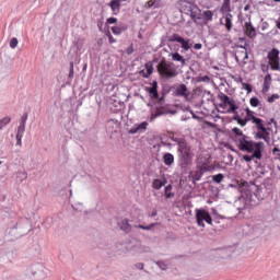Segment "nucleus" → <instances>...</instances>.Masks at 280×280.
<instances>
[{
    "instance_id": "a19ab883",
    "label": "nucleus",
    "mask_w": 280,
    "mask_h": 280,
    "mask_svg": "<svg viewBox=\"0 0 280 280\" xmlns=\"http://www.w3.org/2000/svg\"><path fill=\"white\" fill-rule=\"evenodd\" d=\"M272 153H273V156H276V159H280V149H279V147L273 148Z\"/></svg>"
},
{
    "instance_id": "f704fd0d",
    "label": "nucleus",
    "mask_w": 280,
    "mask_h": 280,
    "mask_svg": "<svg viewBox=\"0 0 280 280\" xmlns=\"http://www.w3.org/2000/svg\"><path fill=\"white\" fill-rule=\"evenodd\" d=\"M18 46H19V39L16 37H12L10 40L11 49H16Z\"/></svg>"
},
{
    "instance_id": "5701e85b",
    "label": "nucleus",
    "mask_w": 280,
    "mask_h": 280,
    "mask_svg": "<svg viewBox=\"0 0 280 280\" xmlns=\"http://www.w3.org/2000/svg\"><path fill=\"white\" fill-rule=\"evenodd\" d=\"M172 60L175 62H180L182 67H185V58L178 52L172 54Z\"/></svg>"
},
{
    "instance_id": "bf43d9fd",
    "label": "nucleus",
    "mask_w": 280,
    "mask_h": 280,
    "mask_svg": "<svg viewBox=\"0 0 280 280\" xmlns=\"http://www.w3.org/2000/svg\"><path fill=\"white\" fill-rule=\"evenodd\" d=\"M156 213H158L156 209H153L151 212V218H155Z\"/></svg>"
},
{
    "instance_id": "774afa93",
    "label": "nucleus",
    "mask_w": 280,
    "mask_h": 280,
    "mask_svg": "<svg viewBox=\"0 0 280 280\" xmlns=\"http://www.w3.org/2000/svg\"><path fill=\"white\" fill-rule=\"evenodd\" d=\"M2 163H3V162H2V161H0V165H2Z\"/></svg>"
},
{
    "instance_id": "680f3d73",
    "label": "nucleus",
    "mask_w": 280,
    "mask_h": 280,
    "mask_svg": "<svg viewBox=\"0 0 280 280\" xmlns=\"http://www.w3.org/2000/svg\"><path fill=\"white\" fill-rule=\"evenodd\" d=\"M276 23H277L278 30H280V18H279V20Z\"/></svg>"
},
{
    "instance_id": "5fc2aeb1",
    "label": "nucleus",
    "mask_w": 280,
    "mask_h": 280,
    "mask_svg": "<svg viewBox=\"0 0 280 280\" xmlns=\"http://www.w3.org/2000/svg\"><path fill=\"white\" fill-rule=\"evenodd\" d=\"M133 51L135 49L132 48V46H130L129 48H127L126 54L130 56L131 54H133Z\"/></svg>"
},
{
    "instance_id": "37998d69",
    "label": "nucleus",
    "mask_w": 280,
    "mask_h": 280,
    "mask_svg": "<svg viewBox=\"0 0 280 280\" xmlns=\"http://www.w3.org/2000/svg\"><path fill=\"white\" fill-rule=\"evenodd\" d=\"M173 40H174L175 43H180V45H182L183 42L185 40V38H183V37H180V36H178V35H175V36H173Z\"/></svg>"
},
{
    "instance_id": "338daca9",
    "label": "nucleus",
    "mask_w": 280,
    "mask_h": 280,
    "mask_svg": "<svg viewBox=\"0 0 280 280\" xmlns=\"http://www.w3.org/2000/svg\"><path fill=\"white\" fill-rule=\"evenodd\" d=\"M271 121H275V118H271Z\"/></svg>"
},
{
    "instance_id": "052dcab7",
    "label": "nucleus",
    "mask_w": 280,
    "mask_h": 280,
    "mask_svg": "<svg viewBox=\"0 0 280 280\" xmlns=\"http://www.w3.org/2000/svg\"><path fill=\"white\" fill-rule=\"evenodd\" d=\"M187 119H189V117H187V116H182V118H180L182 121H187Z\"/></svg>"
},
{
    "instance_id": "3c124183",
    "label": "nucleus",
    "mask_w": 280,
    "mask_h": 280,
    "mask_svg": "<svg viewBox=\"0 0 280 280\" xmlns=\"http://www.w3.org/2000/svg\"><path fill=\"white\" fill-rule=\"evenodd\" d=\"M144 266H145V265H143V262H137V264L135 265V268H137V270H143Z\"/></svg>"
},
{
    "instance_id": "69168bd1",
    "label": "nucleus",
    "mask_w": 280,
    "mask_h": 280,
    "mask_svg": "<svg viewBox=\"0 0 280 280\" xmlns=\"http://www.w3.org/2000/svg\"><path fill=\"white\" fill-rule=\"evenodd\" d=\"M277 3H280V0H275Z\"/></svg>"
},
{
    "instance_id": "f8f14e48",
    "label": "nucleus",
    "mask_w": 280,
    "mask_h": 280,
    "mask_svg": "<svg viewBox=\"0 0 280 280\" xmlns=\"http://www.w3.org/2000/svg\"><path fill=\"white\" fill-rule=\"evenodd\" d=\"M235 60L240 65V67H244L246 65V60H248V52L246 51V48L236 51Z\"/></svg>"
},
{
    "instance_id": "a211bd4d",
    "label": "nucleus",
    "mask_w": 280,
    "mask_h": 280,
    "mask_svg": "<svg viewBox=\"0 0 280 280\" xmlns=\"http://www.w3.org/2000/svg\"><path fill=\"white\" fill-rule=\"evenodd\" d=\"M270 84H272V77L267 74L264 79L262 93H268V91H270Z\"/></svg>"
},
{
    "instance_id": "0e129e2a",
    "label": "nucleus",
    "mask_w": 280,
    "mask_h": 280,
    "mask_svg": "<svg viewBox=\"0 0 280 280\" xmlns=\"http://www.w3.org/2000/svg\"><path fill=\"white\" fill-rule=\"evenodd\" d=\"M244 10H245V11L248 10V5H246V7L244 8Z\"/></svg>"
},
{
    "instance_id": "ddd939ff",
    "label": "nucleus",
    "mask_w": 280,
    "mask_h": 280,
    "mask_svg": "<svg viewBox=\"0 0 280 280\" xmlns=\"http://www.w3.org/2000/svg\"><path fill=\"white\" fill-rule=\"evenodd\" d=\"M244 30L248 38H255V36H257V31L255 30V26H253V22H250V20L245 22Z\"/></svg>"
},
{
    "instance_id": "473e14b6",
    "label": "nucleus",
    "mask_w": 280,
    "mask_h": 280,
    "mask_svg": "<svg viewBox=\"0 0 280 280\" xmlns=\"http://www.w3.org/2000/svg\"><path fill=\"white\" fill-rule=\"evenodd\" d=\"M145 69H147V73L144 74V78H150V74L153 73L154 68H152V65L147 63Z\"/></svg>"
},
{
    "instance_id": "7c9ffc66",
    "label": "nucleus",
    "mask_w": 280,
    "mask_h": 280,
    "mask_svg": "<svg viewBox=\"0 0 280 280\" xmlns=\"http://www.w3.org/2000/svg\"><path fill=\"white\" fill-rule=\"evenodd\" d=\"M234 121H237V124L242 127L246 126V124H248V120L247 119H242L240 118V116H234Z\"/></svg>"
},
{
    "instance_id": "c85d7f7f",
    "label": "nucleus",
    "mask_w": 280,
    "mask_h": 280,
    "mask_svg": "<svg viewBox=\"0 0 280 280\" xmlns=\"http://www.w3.org/2000/svg\"><path fill=\"white\" fill-rule=\"evenodd\" d=\"M158 223H151L150 225H136V229H141L142 231H152V228L156 226Z\"/></svg>"
},
{
    "instance_id": "412c9836",
    "label": "nucleus",
    "mask_w": 280,
    "mask_h": 280,
    "mask_svg": "<svg viewBox=\"0 0 280 280\" xmlns=\"http://www.w3.org/2000/svg\"><path fill=\"white\" fill-rule=\"evenodd\" d=\"M205 172H206V167L200 166V168L192 174V180H197V182L200 180V178H202V174H205Z\"/></svg>"
},
{
    "instance_id": "7ed1b4c3",
    "label": "nucleus",
    "mask_w": 280,
    "mask_h": 280,
    "mask_svg": "<svg viewBox=\"0 0 280 280\" xmlns=\"http://www.w3.org/2000/svg\"><path fill=\"white\" fill-rule=\"evenodd\" d=\"M158 71L162 78H176L178 72H176V65L174 62L162 60L158 66Z\"/></svg>"
},
{
    "instance_id": "6e6552de",
    "label": "nucleus",
    "mask_w": 280,
    "mask_h": 280,
    "mask_svg": "<svg viewBox=\"0 0 280 280\" xmlns=\"http://www.w3.org/2000/svg\"><path fill=\"white\" fill-rule=\"evenodd\" d=\"M174 94L177 97H184V100H186V102H189V100H190L189 90L187 89V85H185L183 83L176 86Z\"/></svg>"
},
{
    "instance_id": "6e6d98bb",
    "label": "nucleus",
    "mask_w": 280,
    "mask_h": 280,
    "mask_svg": "<svg viewBox=\"0 0 280 280\" xmlns=\"http://www.w3.org/2000/svg\"><path fill=\"white\" fill-rule=\"evenodd\" d=\"M20 178H22L21 180H24L25 178H27V173L26 172L20 173Z\"/></svg>"
},
{
    "instance_id": "20e7f679",
    "label": "nucleus",
    "mask_w": 280,
    "mask_h": 280,
    "mask_svg": "<svg viewBox=\"0 0 280 280\" xmlns=\"http://www.w3.org/2000/svg\"><path fill=\"white\" fill-rule=\"evenodd\" d=\"M219 108L223 109V113H235L237 110V105L235 101L231 100L226 94H219Z\"/></svg>"
},
{
    "instance_id": "0eeeda50",
    "label": "nucleus",
    "mask_w": 280,
    "mask_h": 280,
    "mask_svg": "<svg viewBox=\"0 0 280 280\" xmlns=\"http://www.w3.org/2000/svg\"><path fill=\"white\" fill-rule=\"evenodd\" d=\"M269 65L273 71L280 70V63H279V49L273 48L268 54Z\"/></svg>"
},
{
    "instance_id": "c756f323",
    "label": "nucleus",
    "mask_w": 280,
    "mask_h": 280,
    "mask_svg": "<svg viewBox=\"0 0 280 280\" xmlns=\"http://www.w3.org/2000/svg\"><path fill=\"white\" fill-rule=\"evenodd\" d=\"M232 132H234V135H236V139H242V137H246V136L244 135V132H242L241 129L237 128V127H234V128L232 129Z\"/></svg>"
},
{
    "instance_id": "79ce46f5",
    "label": "nucleus",
    "mask_w": 280,
    "mask_h": 280,
    "mask_svg": "<svg viewBox=\"0 0 280 280\" xmlns=\"http://www.w3.org/2000/svg\"><path fill=\"white\" fill-rule=\"evenodd\" d=\"M276 100H279V94H272L269 98L268 102L269 104L275 103Z\"/></svg>"
},
{
    "instance_id": "49530a36",
    "label": "nucleus",
    "mask_w": 280,
    "mask_h": 280,
    "mask_svg": "<svg viewBox=\"0 0 280 280\" xmlns=\"http://www.w3.org/2000/svg\"><path fill=\"white\" fill-rule=\"evenodd\" d=\"M26 121H27V114H24V115L22 116V118H21L20 125H21V126H25Z\"/></svg>"
},
{
    "instance_id": "72a5a7b5",
    "label": "nucleus",
    "mask_w": 280,
    "mask_h": 280,
    "mask_svg": "<svg viewBox=\"0 0 280 280\" xmlns=\"http://www.w3.org/2000/svg\"><path fill=\"white\" fill-rule=\"evenodd\" d=\"M156 266H159V268H161V270H167L170 265L167 262L163 261V260H159L156 262Z\"/></svg>"
},
{
    "instance_id": "13d9d810",
    "label": "nucleus",
    "mask_w": 280,
    "mask_h": 280,
    "mask_svg": "<svg viewBox=\"0 0 280 280\" xmlns=\"http://www.w3.org/2000/svg\"><path fill=\"white\" fill-rule=\"evenodd\" d=\"M108 40L110 44L116 43V39L113 38V35H108Z\"/></svg>"
},
{
    "instance_id": "ea45409f",
    "label": "nucleus",
    "mask_w": 280,
    "mask_h": 280,
    "mask_svg": "<svg viewBox=\"0 0 280 280\" xmlns=\"http://www.w3.org/2000/svg\"><path fill=\"white\" fill-rule=\"evenodd\" d=\"M75 75V72L73 71V61L70 62V72L69 78L73 80V77Z\"/></svg>"
},
{
    "instance_id": "4468645a",
    "label": "nucleus",
    "mask_w": 280,
    "mask_h": 280,
    "mask_svg": "<svg viewBox=\"0 0 280 280\" xmlns=\"http://www.w3.org/2000/svg\"><path fill=\"white\" fill-rule=\"evenodd\" d=\"M222 24L225 26V30L228 32H231V30H233V14L231 13H226L224 16H223V22Z\"/></svg>"
},
{
    "instance_id": "c9c22d12",
    "label": "nucleus",
    "mask_w": 280,
    "mask_h": 280,
    "mask_svg": "<svg viewBox=\"0 0 280 280\" xmlns=\"http://www.w3.org/2000/svg\"><path fill=\"white\" fill-rule=\"evenodd\" d=\"M250 106H253V108H257V106H259V98L257 97H252L249 101Z\"/></svg>"
},
{
    "instance_id": "bb28decb",
    "label": "nucleus",
    "mask_w": 280,
    "mask_h": 280,
    "mask_svg": "<svg viewBox=\"0 0 280 280\" xmlns=\"http://www.w3.org/2000/svg\"><path fill=\"white\" fill-rule=\"evenodd\" d=\"M191 39H184L182 43V49H184V51H189V49H191Z\"/></svg>"
},
{
    "instance_id": "1a4fd4ad",
    "label": "nucleus",
    "mask_w": 280,
    "mask_h": 280,
    "mask_svg": "<svg viewBox=\"0 0 280 280\" xmlns=\"http://www.w3.org/2000/svg\"><path fill=\"white\" fill-rule=\"evenodd\" d=\"M184 5L187 12H190L192 19H200V9L198 5L194 4L190 1H184Z\"/></svg>"
},
{
    "instance_id": "e433bc0d",
    "label": "nucleus",
    "mask_w": 280,
    "mask_h": 280,
    "mask_svg": "<svg viewBox=\"0 0 280 280\" xmlns=\"http://www.w3.org/2000/svg\"><path fill=\"white\" fill-rule=\"evenodd\" d=\"M149 93L150 95H152L153 97H159V92L156 91V86H152L149 89Z\"/></svg>"
},
{
    "instance_id": "58836bf2",
    "label": "nucleus",
    "mask_w": 280,
    "mask_h": 280,
    "mask_svg": "<svg viewBox=\"0 0 280 280\" xmlns=\"http://www.w3.org/2000/svg\"><path fill=\"white\" fill-rule=\"evenodd\" d=\"M16 135H20V136L25 135V125H20V126L18 127V132H16Z\"/></svg>"
},
{
    "instance_id": "cd10ccee",
    "label": "nucleus",
    "mask_w": 280,
    "mask_h": 280,
    "mask_svg": "<svg viewBox=\"0 0 280 280\" xmlns=\"http://www.w3.org/2000/svg\"><path fill=\"white\" fill-rule=\"evenodd\" d=\"M126 27L124 26H113L112 27V32L113 34H115V36H119V34H121V32H125Z\"/></svg>"
},
{
    "instance_id": "393cba45",
    "label": "nucleus",
    "mask_w": 280,
    "mask_h": 280,
    "mask_svg": "<svg viewBox=\"0 0 280 280\" xmlns=\"http://www.w3.org/2000/svg\"><path fill=\"white\" fill-rule=\"evenodd\" d=\"M11 121H12V118L10 116L1 118L0 119V130H3V128H5V126H8V124H10Z\"/></svg>"
},
{
    "instance_id": "b1692460",
    "label": "nucleus",
    "mask_w": 280,
    "mask_h": 280,
    "mask_svg": "<svg viewBox=\"0 0 280 280\" xmlns=\"http://www.w3.org/2000/svg\"><path fill=\"white\" fill-rule=\"evenodd\" d=\"M173 189V186L172 185H167L165 187V190H164V196L165 198L170 199V198H174V192L172 191Z\"/></svg>"
},
{
    "instance_id": "603ef678",
    "label": "nucleus",
    "mask_w": 280,
    "mask_h": 280,
    "mask_svg": "<svg viewBox=\"0 0 280 280\" xmlns=\"http://www.w3.org/2000/svg\"><path fill=\"white\" fill-rule=\"evenodd\" d=\"M260 28H261V32H266V30H268V22H262Z\"/></svg>"
},
{
    "instance_id": "aec40b11",
    "label": "nucleus",
    "mask_w": 280,
    "mask_h": 280,
    "mask_svg": "<svg viewBox=\"0 0 280 280\" xmlns=\"http://www.w3.org/2000/svg\"><path fill=\"white\" fill-rule=\"evenodd\" d=\"M221 12L222 14H229L231 12V0H223Z\"/></svg>"
},
{
    "instance_id": "2f4dec72",
    "label": "nucleus",
    "mask_w": 280,
    "mask_h": 280,
    "mask_svg": "<svg viewBox=\"0 0 280 280\" xmlns=\"http://www.w3.org/2000/svg\"><path fill=\"white\" fill-rule=\"evenodd\" d=\"M203 19L206 21H213V13L209 10L203 11Z\"/></svg>"
},
{
    "instance_id": "a878e982",
    "label": "nucleus",
    "mask_w": 280,
    "mask_h": 280,
    "mask_svg": "<svg viewBox=\"0 0 280 280\" xmlns=\"http://www.w3.org/2000/svg\"><path fill=\"white\" fill-rule=\"evenodd\" d=\"M212 180H213V183H217L218 185H220V183H222L224 180V175L222 173L213 175Z\"/></svg>"
},
{
    "instance_id": "e2e57ef3",
    "label": "nucleus",
    "mask_w": 280,
    "mask_h": 280,
    "mask_svg": "<svg viewBox=\"0 0 280 280\" xmlns=\"http://www.w3.org/2000/svg\"><path fill=\"white\" fill-rule=\"evenodd\" d=\"M190 113H191V115H192L194 119H196V115H194V112H190Z\"/></svg>"
},
{
    "instance_id": "4d7b16f0",
    "label": "nucleus",
    "mask_w": 280,
    "mask_h": 280,
    "mask_svg": "<svg viewBox=\"0 0 280 280\" xmlns=\"http://www.w3.org/2000/svg\"><path fill=\"white\" fill-rule=\"evenodd\" d=\"M259 139H264V141H268V136H265V133L258 135Z\"/></svg>"
},
{
    "instance_id": "f257e3e1",
    "label": "nucleus",
    "mask_w": 280,
    "mask_h": 280,
    "mask_svg": "<svg viewBox=\"0 0 280 280\" xmlns=\"http://www.w3.org/2000/svg\"><path fill=\"white\" fill-rule=\"evenodd\" d=\"M236 141L238 143V149L242 152H253V156H255L256 159H261V145H264L262 142H255L250 140L248 136L236 138Z\"/></svg>"
},
{
    "instance_id": "9b49d317",
    "label": "nucleus",
    "mask_w": 280,
    "mask_h": 280,
    "mask_svg": "<svg viewBox=\"0 0 280 280\" xmlns=\"http://www.w3.org/2000/svg\"><path fill=\"white\" fill-rule=\"evenodd\" d=\"M148 121L136 124L133 127L129 129V135H143V132L148 130Z\"/></svg>"
},
{
    "instance_id": "4be33fe9",
    "label": "nucleus",
    "mask_w": 280,
    "mask_h": 280,
    "mask_svg": "<svg viewBox=\"0 0 280 280\" xmlns=\"http://www.w3.org/2000/svg\"><path fill=\"white\" fill-rule=\"evenodd\" d=\"M164 165H173L174 164V155L172 153H165L163 156Z\"/></svg>"
},
{
    "instance_id": "a18cd8bd",
    "label": "nucleus",
    "mask_w": 280,
    "mask_h": 280,
    "mask_svg": "<svg viewBox=\"0 0 280 280\" xmlns=\"http://www.w3.org/2000/svg\"><path fill=\"white\" fill-rule=\"evenodd\" d=\"M155 3H156V0H149L147 2V8H156Z\"/></svg>"
},
{
    "instance_id": "c03bdc74",
    "label": "nucleus",
    "mask_w": 280,
    "mask_h": 280,
    "mask_svg": "<svg viewBox=\"0 0 280 280\" xmlns=\"http://www.w3.org/2000/svg\"><path fill=\"white\" fill-rule=\"evenodd\" d=\"M243 86L247 93H253V86L250 84L244 83Z\"/></svg>"
},
{
    "instance_id": "8fccbe9b",
    "label": "nucleus",
    "mask_w": 280,
    "mask_h": 280,
    "mask_svg": "<svg viewBox=\"0 0 280 280\" xmlns=\"http://www.w3.org/2000/svg\"><path fill=\"white\" fill-rule=\"evenodd\" d=\"M72 207L75 209V211H82V203H74Z\"/></svg>"
},
{
    "instance_id": "dca6fc26",
    "label": "nucleus",
    "mask_w": 280,
    "mask_h": 280,
    "mask_svg": "<svg viewBox=\"0 0 280 280\" xmlns=\"http://www.w3.org/2000/svg\"><path fill=\"white\" fill-rule=\"evenodd\" d=\"M118 226L120 231H124L125 233H130V231H132V226L130 225V221L128 219H122L120 222H118Z\"/></svg>"
},
{
    "instance_id": "2eb2a0df",
    "label": "nucleus",
    "mask_w": 280,
    "mask_h": 280,
    "mask_svg": "<svg viewBox=\"0 0 280 280\" xmlns=\"http://www.w3.org/2000/svg\"><path fill=\"white\" fill-rule=\"evenodd\" d=\"M252 122L255 124L256 128L258 130H260L264 135L268 133V130L266 129V127L264 126V120H261V118H257L255 116L252 115Z\"/></svg>"
},
{
    "instance_id": "09e8293b",
    "label": "nucleus",
    "mask_w": 280,
    "mask_h": 280,
    "mask_svg": "<svg viewBox=\"0 0 280 280\" xmlns=\"http://www.w3.org/2000/svg\"><path fill=\"white\" fill-rule=\"evenodd\" d=\"M107 23H108V25H113V24L117 23V18H108Z\"/></svg>"
},
{
    "instance_id": "f03ea898",
    "label": "nucleus",
    "mask_w": 280,
    "mask_h": 280,
    "mask_svg": "<svg viewBox=\"0 0 280 280\" xmlns=\"http://www.w3.org/2000/svg\"><path fill=\"white\" fill-rule=\"evenodd\" d=\"M122 253H130L131 255H143L150 253V247L143 245L140 240L133 238L130 243L122 249Z\"/></svg>"
},
{
    "instance_id": "de8ad7c7",
    "label": "nucleus",
    "mask_w": 280,
    "mask_h": 280,
    "mask_svg": "<svg viewBox=\"0 0 280 280\" xmlns=\"http://www.w3.org/2000/svg\"><path fill=\"white\" fill-rule=\"evenodd\" d=\"M253 159H256V158L253 156V155H244V156H243V160H245L246 163H250V161H253Z\"/></svg>"
},
{
    "instance_id": "9d476101",
    "label": "nucleus",
    "mask_w": 280,
    "mask_h": 280,
    "mask_svg": "<svg viewBox=\"0 0 280 280\" xmlns=\"http://www.w3.org/2000/svg\"><path fill=\"white\" fill-rule=\"evenodd\" d=\"M235 207L238 213H246L245 211H248L250 202H248V199H246V197H241L238 200L235 201Z\"/></svg>"
},
{
    "instance_id": "f3484780",
    "label": "nucleus",
    "mask_w": 280,
    "mask_h": 280,
    "mask_svg": "<svg viewBox=\"0 0 280 280\" xmlns=\"http://www.w3.org/2000/svg\"><path fill=\"white\" fill-rule=\"evenodd\" d=\"M165 185H167V179L165 177L160 179L158 178L152 182V187L153 189H156V190L165 187Z\"/></svg>"
},
{
    "instance_id": "4c0bfd02",
    "label": "nucleus",
    "mask_w": 280,
    "mask_h": 280,
    "mask_svg": "<svg viewBox=\"0 0 280 280\" xmlns=\"http://www.w3.org/2000/svg\"><path fill=\"white\" fill-rule=\"evenodd\" d=\"M15 139H16L15 145H18L19 148H21V145H23V136L16 135V136H15Z\"/></svg>"
},
{
    "instance_id": "39448f33",
    "label": "nucleus",
    "mask_w": 280,
    "mask_h": 280,
    "mask_svg": "<svg viewBox=\"0 0 280 280\" xmlns=\"http://www.w3.org/2000/svg\"><path fill=\"white\" fill-rule=\"evenodd\" d=\"M195 218L198 226L201 229H205V222L206 224H213V219L211 218V214L206 209H196L195 210Z\"/></svg>"
},
{
    "instance_id": "864d4df0",
    "label": "nucleus",
    "mask_w": 280,
    "mask_h": 280,
    "mask_svg": "<svg viewBox=\"0 0 280 280\" xmlns=\"http://www.w3.org/2000/svg\"><path fill=\"white\" fill-rule=\"evenodd\" d=\"M194 49H196L197 51H199V49H202V44L198 43L194 45Z\"/></svg>"
},
{
    "instance_id": "6ab92c4d",
    "label": "nucleus",
    "mask_w": 280,
    "mask_h": 280,
    "mask_svg": "<svg viewBox=\"0 0 280 280\" xmlns=\"http://www.w3.org/2000/svg\"><path fill=\"white\" fill-rule=\"evenodd\" d=\"M120 0H112L109 7L112 9L113 14H119V10L121 8Z\"/></svg>"
},
{
    "instance_id": "423d86ee",
    "label": "nucleus",
    "mask_w": 280,
    "mask_h": 280,
    "mask_svg": "<svg viewBox=\"0 0 280 280\" xmlns=\"http://www.w3.org/2000/svg\"><path fill=\"white\" fill-rule=\"evenodd\" d=\"M178 152L180 159L184 161V163H189L191 159H194V149L187 144V142H179L178 143Z\"/></svg>"
}]
</instances>
